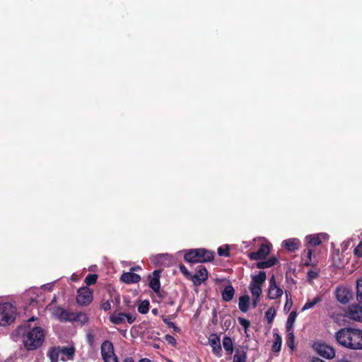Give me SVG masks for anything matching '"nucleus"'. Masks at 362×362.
Returning a JSON list of instances; mask_svg holds the SVG:
<instances>
[{
  "mask_svg": "<svg viewBox=\"0 0 362 362\" xmlns=\"http://www.w3.org/2000/svg\"><path fill=\"white\" fill-rule=\"evenodd\" d=\"M34 320V317H32L29 320V321H33Z\"/></svg>",
  "mask_w": 362,
  "mask_h": 362,
  "instance_id": "obj_59",
  "label": "nucleus"
},
{
  "mask_svg": "<svg viewBox=\"0 0 362 362\" xmlns=\"http://www.w3.org/2000/svg\"><path fill=\"white\" fill-rule=\"evenodd\" d=\"M250 307V297L248 295H244L239 298L238 308L243 313L248 311Z\"/></svg>",
  "mask_w": 362,
  "mask_h": 362,
  "instance_id": "obj_23",
  "label": "nucleus"
},
{
  "mask_svg": "<svg viewBox=\"0 0 362 362\" xmlns=\"http://www.w3.org/2000/svg\"><path fill=\"white\" fill-rule=\"evenodd\" d=\"M123 362H134L133 358L132 357H128V358H126Z\"/></svg>",
  "mask_w": 362,
  "mask_h": 362,
  "instance_id": "obj_52",
  "label": "nucleus"
},
{
  "mask_svg": "<svg viewBox=\"0 0 362 362\" xmlns=\"http://www.w3.org/2000/svg\"><path fill=\"white\" fill-rule=\"evenodd\" d=\"M151 312L155 315L158 314V310L156 308L153 309Z\"/></svg>",
  "mask_w": 362,
  "mask_h": 362,
  "instance_id": "obj_56",
  "label": "nucleus"
},
{
  "mask_svg": "<svg viewBox=\"0 0 362 362\" xmlns=\"http://www.w3.org/2000/svg\"><path fill=\"white\" fill-rule=\"evenodd\" d=\"M353 328H341L335 333L334 337L337 343L346 349H352L353 346V335L354 332Z\"/></svg>",
  "mask_w": 362,
  "mask_h": 362,
  "instance_id": "obj_4",
  "label": "nucleus"
},
{
  "mask_svg": "<svg viewBox=\"0 0 362 362\" xmlns=\"http://www.w3.org/2000/svg\"><path fill=\"white\" fill-rule=\"evenodd\" d=\"M312 362H326V361H325L320 358H314Z\"/></svg>",
  "mask_w": 362,
  "mask_h": 362,
  "instance_id": "obj_54",
  "label": "nucleus"
},
{
  "mask_svg": "<svg viewBox=\"0 0 362 362\" xmlns=\"http://www.w3.org/2000/svg\"><path fill=\"white\" fill-rule=\"evenodd\" d=\"M149 286L158 295V297L163 298L160 290V284L159 271H154L152 274V276H150Z\"/></svg>",
  "mask_w": 362,
  "mask_h": 362,
  "instance_id": "obj_15",
  "label": "nucleus"
},
{
  "mask_svg": "<svg viewBox=\"0 0 362 362\" xmlns=\"http://www.w3.org/2000/svg\"><path fill=\"white\" fill-rule=\"evenodd\" d=\"M149 302L147 300L141 301L138 305V311L141 314H146L149 310Z\"/></svg>",
  "mask_w": 362,
  "mask_h": 362,
  "instance_id": "obj_38",
  "label": "nucleus"
},
{
  "mask_svg": "<svg viewBox=\"0 0 362 362\" xmlns=\"http://www.w3.org/2000/svg\"><path fill=\"white\" fill-rule=\"evenodd\" d=\"M53 314L62 322H73L74 320V313L69 312L62 307L54 308Z\"/></svg>",
  "mask_w": 362,
  "mask_h": 362,
  "instance_id": "obj_12",
  "label": "nucleus"
},
{
  "mask_svg": "<svg viewBox=\"0 0 362 362\" xmlns=\"http://www.w3.org/2000/svg\"><path fill=\"white\" fill-rule=\"evenodd\" d=\"M165 339L169 344H171L173 345H175L176 344L175 339L171 335H166Z\"/></svg>",
  "mask_w": 362,
  "mask_h": 362,
  "instance_id": "obj_49",
  "label": "nucleus"
},
{
  "mask_svg": "<svg viewBox=\"0 0 362 362\" xmlns=\"http://www.w3.org/2000/svg\"><path fill=\"white\" fill-rule=\"evenodd\" d=\"M61 361H66L73 360L76 349L73 346H59Z\"/></svg>",
  "mask_w": 362,
  "mask_h": 362,
  "instance_id": "obj_17",
  "label": "nucleus"
},
{
  "mask_svg": "<svg viewBox=\"0 0 362 362\" xmlns=\"http://www.w3.org/2000/svg\"><path fill=\"white\" fill-rule=\"evenodd\" d=\"M180 271L184 274L187 279H190L192 276V274L187 270L185 266L180 265Z\"/></svg>",
  "mask_w": 362,
  "mask_h": 362,
  "instance_id": "obj_43",
  "label": "nucleus"
},
{
  "mask_svg": "<svg viewBox=\"0 0 362 362\" xmlns=\"http://www.w3.org/2000/svg\"><path fill=\"white\" fill-rule=\"evenodd\" d=\"M223 346L228 355L233 352V342L230 337L225 336L223 339Z\"/></svg>",
  "mask_w": 362,
  "mask_h": 362,
  "instance_id": "obj_27",
  "label": "nucleus"
},
{
  "mask_svg": "<svg viewBox=\"0 0 362 362\" xmlns=\"http://www.w3.org/2000/svg\"><path fill=\"white\" fill-rule=\"evenodd\" d=\"M300 241L298 238H288L282 242V247L288 252H295L298 250Z\"/></svg>",
  "mask_w": 362,
  "mask_h": 362,
  "instance_id": "obj_19",
  "label": "nucleus"
},
{
  "mask_svg": "<svg viewBox=\"0 0 362 362\" xmlns=\"http://www.w3.org/2000/svg\"><path fill=\"white\" fill-rule=\"evenodd\" d=\"M43 286L47 288V289H49V290H52V285H51V284H45Z\"/></svg>",
  "mask_w": 362,
  "mask_h": 362,
  "instance_id": "obj_55",
  "label": "nucleus"
},
{
  "mask_svg": "<svg viewBox=\"0 0 362 362\" xmlns=\"http://www.w3.org/2000/svg\"><path fill=\"white\" fill-rule=\"evenodd\" d=\"M322 301V297L317 296L313 300H308L301 308V311L304 312L307 310L313 308L317 303Z\"/></svg>",
  "mask_w": 362,
  "mask_h": 362,
  "instance_id": "obj_30",
  "label": "nucleus"
},
{
  "mask_svg": "<svg viewBox=\"0 0 362 362\" xmlns=\"http://www.w3.org/2000/svg\"><path fill=\"white\" fill-rule=\"evenodd\" d=\"M139 362H152L150 359L144 358L139 361Z\"/></svg>",
  "mask_w": 362,
  "mask_h": 362,
  "instance_id": "obj_53",
  "label": "nucleus"
},
{
  "mask_svg": "<svg viewBox=\"0 0 362 362\" xmlns=\"http://www.w3.org/2000/svg\"><path fill=\"white\" fill-rule=\"evenodd\" d=\"M218 254L221 257H229L230 252L228 245H226L224 247H219L218 248Z\"/></svg>",
  "mask_w": 362,
  "mask_h": 362,
  "instance_id": "obj_39",
  "label": "nucleus"
},
{
  "mask_svg": "<svg viewBox=\"0 0 362 362\" xmlns=\"http://www.w3.org/2000/svg\"><path fill=\"white\" fill-rule=\"evenodd\" d=\"M150 259L157 266L168 267L172 264V257L168 253L152 255Z\"/></svg>",
  "mask_w": 362,
  "mask_h": 362,
  "instance_id": "obj_10",
  "label": "nucleus"
},
{
  "mask_svg": "<svg viewBox=\"0 0 362 362\" xmlns=\"http://www.w3.org/2000/svg\"><path fill=\"white\" fill-rule=\"evenodd\" d=\"M93 300V292L87 286L81 287L77 291L76 302L80 305H89Z\"/></svg>",
  "mask_w": 362,
  "mask_h": 362,
  "instance_id": "obj_7",
  "label": "nucleus"
},
{
  "mask_svg": "<svg viewBox=\"0 0 362 362\" xmlns=\"http://www.w3.org/2000/svg\"><path fill=\"white\" fill-rule=\"evenodd\" d=\"M312 253H313V251L310 249H306L304 250V254H305V255H306V257L309 261H311Z\"/></svg>",
  "mask_w": 362,
  "mask_h": 362,
  "instance_id": "obj_50",
  "label": "nucleus"
},
{
  "mask_svg": "<svg viewBox=\"0 0 362 362\" xmlns=\"http://www.w3.org/2000/svg\"><path fill=\"white\" fill-rule=\"evenodd\" d=\"M249 288L253 298H259L262 294V287L259 285L250 284Z\"/></svg>",
  "mask_w": 362,
  "mask_h": 362,
  "instance_id": "obj_32",
  "label": "nucleus"
},
{
  "mask_svg": "<svg viewBox=\"0 0 362 362\" xmlns=\"http://www.w3.org/2000/svg\"><path fill=\"white\" fill-rule=\"evenodd\" d=\"M214 253L204 248L192 249L187 250L184 256L185 260L189 263H203L211 262Z\"/></svg>",
  "mask_w": 362,
  "mask_h": 362,
  "instance_id": "obj_2",
  "label": "nucleus"
},
{
  "mask_svg": "<svg viewBox=\"0 0 362 362\" xmlns=\"http://www.w3.org/2000/svg\"><path fill=\"white\" fill-rule=\"evenodd\" d=\"M110 321L114 325H122L127 320L129 324H132L136 320V315L131 313H119L112 314L109 317Z\"/></svg>",
  "mask_w": 362,
  "mask_h": 362,
  "instance_id": "obj_8",
  "label": "nucleus"
},
{
  "mask_svg": "<svg viewBox=\"0 0 362 362\" xmlns=\"http://www.w3.org/2000/svg\"><path fill=\"white\" fill-rule=\"evenodd\" d=\"M354 253L358 257H362V242H361L357 247H355Z\"/></svg>",
  "mask_w": 362,
  "mask_h": 362,
  "instance_id": "obj_45",
  "label": "nucleus"
},
{
  "mask_svg": "<svg viewBox=\"0 0 362 362\" xmlns=\"http://www.w3.org/2000/svg\"><path fill=\"white\" fill-rule=\"evenodd\" d=\"M209 344L212 348L213 353L218 358L222 356V348L219 337L211 334L209 337Z\"/></svg>",
  "mask_w": 362,
  "mask_h": 362,
  "instance_id": "obj_13",
  "label": "nucleus"
},
{
  "mask_svg": "<svg viewBox=\"0 0 362 362\" xmlns=\"http://www.w3.org/2000/svg\"><path fill=\"white\" fill-rule=\"evenodd\" d=\"M16 315V307L10 303H0V325L6 326L14 321Z\"/></svg>",
  "mask_w": 362,
  "mask_h": 362,
  "instance_id": "obj_3",
  "label": "nucleus"
},
{
  "mask_svg": "<svg viewBox=\"0 0 362 362\" xmlns=\"http://www.w3.org/2000/svg\"><path fill=\"white\" fill-rule=\"evenodd\" d=\"M258 301H259V298H253L252 305H253L254 308H255L257 306Z\"/></svg>",
  "mask_w": 362,
  "mask_h": 362,
  "instance_id": "obj_51",
  "label": "nucleus"
},
{
  "mask_svg": "<svg viewBox=\"0 0 362 362\" xmlns=\"http://www.w3.org/2000/svg\"><path fill=\"white\" fill-rule=\"evenodd\" d=\"M101 309L104 311H107L111 309V303L110 300H106L101 304Z\"/></svg>",
  "mask_w": 362,
  "mask_h": 362,
  "instance_id": "obj_46",
  "label": "nucleus"
},
{
  "mask_svg": "<svg viewBox=\"0 0 362 362\" xmlns=\"http://www.w3.org/2000/svg\"><path fill=\"white\" fill-rule=\"evenodd\" d=\"M337 300L342 303H347L349 301V293L343 288H338L336 291Z\"/></svg>",
  "mask_w": 362,
  "mask_h": 362,
  "instance_id": "obj_22",
  "label": "nucleus"
},
{
  "mask_svg": "<svg viewBox=\"0 0 362 362\" xmlns=\"http://www.w3.org/2000/svg\"><path fill=\"white\" fill-rule=\"evenodd\" d=\"M313 349L322 357L327 359H332L335 356V350L329 345L322 342H315Z\"/></svg>",
  "mask_w": 362,
  "mask_h": 362,
  "instance_id": "obj_6",
  "label": "nucleus"
},
{
  "mask_svg": "<svg viewBox=\"0 0 362 362\" xmlns=\"http://www.w3.org/2000/svg\"><path fill=\"white\" fill-rule=\"evenodd\" d=\"M277 259L276 257H271L269 259L259 262L257 264V267L259 269H267L275 265Z\"/></svg>",
  "mask_w": 362,
  "mask_h": 362,
  "instance_id": "obj_28",
  "label": "nucleus"
},
{
  "mask_svg": "<svg viewBox=\"0 0 362 362\" xmlns=\"http://www.w3.org/2000/svg\"><path fill=\"white\" fill-rule=\"evenodd\" d=\"M286 332H287L286 344H287L288 346L291 350H293L295 347V345H294L295 337H294L293 330H291V331L286 330Z\"/></svg>",
  "mask_w": 362,
  "mask_h": 362,
  "instance_id": "obj_33",
  "label": "nucleus"
},
{
  "mask_svg": "<svg viewBox=\"0 0 362 362\" xmlns=\"http://www.w3.org/2000/svg\"><path fill=\"white\" fill-rule=\"evenodd\" d=\"M139 269V267H136V269ZM134 270H135V268H132V269H131V271H132H132H134Z\"/></svg>",
  "mask_w": 362,
  "mask_h": 362,
  "instance_id": "obj_57",
  "label": "nucleus"
},
{
  "mask_svg": "<svg viewBox=\"0 0 362 362\" xmlns=\"http://www.w3.org/2000/svg\"><path fill=\"white\" fill-rule=\"evenodd\" d=\"M101 356L105 362H118L115 354L113 344L110 341H105L101 344Z\"/></svg>",
  "mask_w": 362,
  "mask_h": 362,
  "instance_id": "obj_5",
  "label": "nucleus"
},
{
  "mask_svg": "<svg viewBox=\"0 0 362 362\" xmlns=\"http://www.w3.org/2000/svg\"><path fill=\"white\" fill-rule=\"evenodd\" d=\"M329 235L325 233H320L314 235H309L305 237V240L311 246H317L320 245L322 241L327 240Z\"/></svg>",
  "mask_w": 362,
  "mask_h": 362,
  "instance_id": "obj_14",
  "label": "nucleus"
},
{
  "mask_svg": "<svg viewBox=\"0 0 362 362\" xmlns=\"http://www.w3.org/2000/svg\"><path fill=\"white\" fill-rule=\"evenodd\" d=\"M274 342L272 346V349L273 352H279L281 348V337L277 333H274Z\"/></svg>",
  "mask_w": 362,
  "mask_h": 362,
  "instance_id": "obj_29",
  "label": "nucleus"
},
{
  "mask_svg": "<svg viewBox=\"0 0 362 362\" xmlns=\"http://www.w3.org/2000/svg\"><path fill=\"white\" fill-rule=\"evenodd\" d=\"M47 356L51 362H59L61 360L59 346H55L49 349L47 352Z\"/></svg>",
  "mask_w": 362,
  "mask_h": 362,
  "instance_id": "obj_24",
  "label": "nucleus"
},
{
  "mask_svg": "<svg viewBox=\"0 0 362 362\" xmlns=\"http://www.w3.org/2000/svg\"><path fill=\"white\" fill-rule=\"evenodd\" d=\"M97 279V274H88L85 279V282L88 286L93 285L94 284L96 283Z\"/></svg>",
  "mask_w": 362,
  "mask_h": 362,
  "instance_id": "obj_41",
  "label": "nucleus"
},
{
  "mask_svg": "<svg viewBox=\"0 0 362 362\" xmlns=\"http://www.w3.org/2000/svg\"><path fill=\"white\" fill-rule=\"evenodd\" d=\"M238 321L240 325L243 326L245 328V329H248V327L250 325V321L247 319L239 317Z\"/></svg>",
  "mask_w": 362,
  "mask_h": 362,
  "instance_id": "obj_44",
  "label": "nucleus"
},
{
  "mask_svg": "<svg viewBox=\"0 0 362 362\" xmlns=\"http://www.w3.org/2000/svg\"><path fill=\"white\" fill-rule=\"evenodd\" d=\"M246 353L244 351L237 350L233 356V362H245Z\"/></svg>",
  "mask_w": 362,
  "mask_h": 362,
  "instance_id": "obj_34",
  "label": "nucleus"
},
{
  "mask_svg": "<svg viewBox=\"0 0 362 362\" xmlns=\"http://www.w3.org/2000/svg\"><path fill=\"white\" fill-rule=\"evenodd\" d=\"M87 341L90 346H93L95 342V337L92 333H88L86 335Z\"/></svg>",
  "mask_w": 362,
  "mask_h": 362,
  "instance_id": "obj_47",
  "label": "nucleus"
},
{
  "mask_svg": "<svg viewBox=\"0 0 362 362\" xmlns=\"http://www.w3.org/2000/svg\"><path fill=\"white\" fill-rule=\"evenodd\" d=\"M18 334H22L23 344L28 351H34L40 348L45 341L44 330L35 327L25 332V327L20 326L17 329Z\"/></svg>",
  "mask_w": 362,
  "mask_h": 362,
  "instance_id": "obj_1",
  "label": "nucleus"
},
{
  "mask_svg": "<svg viewBox=\"0 0 362 362\" xmlns=\"http://www.w3.org/2000/svg\"><path fill=\"white\" fill-rule=\"evenodd\" d=\"M120 279L122 282L129 284L138 283L141 280V277L139 274L130 272H124L122 274Z\"/></svg>",
  "mask_w": 362,
  "mask_h": 362,
  "instance_id": "obj_20",
  "label": "nucleus"
},
{
  "mask_svg": "<svg viewBox=\"0 0 362 362\" xmlns=\"http://www.w3.org/2000/svg\"><path fill=\"white\" fill-rule=\"evenodd\" d=\"M283 293V290L276 285L275 277L272 275L269 279L268 298L274 300L281 297Z\"/></svg>",
  "mask_w": 362,
  "mask_h": 362,
  "instance_id": "obj_11",
  "label": "nucleus"
},
{
  "mask_svg": "<svg viewBox=\"0 0 362 362\" xmlns=\"http://www.w3.org/2000/svg\"><path fill=\"white\" fill-rule=\"evenodd\" d=\"M163 322L169 328L173 329L174 332H179L180 331V328L173 322L168 319H163Z\"/></svg>",
  "mask_w": 362,
  "mask_h": 362,
  "instance_id": "obj_42",
  "label": "nucleus"
},
{
  "mask_svg": "<svg viewBox=\"0 0 362 362\" xmlns=\"http://www.w3.org/2000/svg\"><path fill=\"white\" fill-rule=\"evenodd\" d=\"M139 269V267H136V269ZM134 270H135V268H132V269H131V271H132H132H134Z\"/></svg>",
  "mask_w": 362,
  "mask_h": 362,
  "instance_id": "obj_58",
  "label": "nucleus"
},
{
  "mask_svg": "<svg viewBox=\"0 0 362 362\" xmlns=\"http://www.w3.org/2000/svg\"><path fill=\"white\" fill-rule=\"evenodd\" d=\"M285 294H286V301L284 305V310H289L293 305L291 295L290 292H288V291H286Z\"/></svg>",
  "mask_w": 362,
  "mask_h": 362,
  "instance_id": "obj_40",
  "label": "nucleus"
},
{
  "mask_svg": "<svg viewBox=\"0 0 362 362\" xmlns=\"http://www.w3.org/2000/svg\"><path fill=\"white\" fill-rule=\"evenodd\" d=\"M347 316L351 320L362 322V306L355 305L350 307Z\"/></svg>",
  "mask_w": 362,
  "mask_h": 362,
  "instance_id": "obj_18",
  "label": "nucleus"
},
{
  "mask_svg": "<svg viewBox=\"0 0 362 362\" xmlns=\"http://www.w3.org/2000/svg\"><path fill=\"white\" fill-rule=\"evenodd\" d=\"M74 321L79 322L81 324L84 325L88 322V317L87 315L84 313H74Z\"/></svg>",
  "mask_w": 362,
  "mask_h": 362,
  "instance_id": "obj_35",
  "label": "nucleus"
},
{
  "mask_svg": "<svg viewBox=\"0 0 362 362\" xmlns=\"http://www.w3.org/2000/svg\"><path fill=\"white\" fill-rule=\"evenodd\" d=\"M208 279V272L205 267L199 266L197 268L196 273L192 274L190 280L193 282L196 286H200Z\"/></svg>",
  "mask_w": 362,
  "mask_h": 362,
  "instance_id": "obj_9",
  "label": "nucleus"
},
{
  "mask_svg": "<svg viewBox=\"0 0 362 362\" xmlns=\"http://www.w3.org/2000/svg\"><path fill=\"white\" fill-rule=\"evenodd\" d=\"M356 300L362 304V278L356 282Z\"/></svg>",
  "mask_w": 362,
  "mask_h": 362,
  "instance_id": "obj_37",
  "label": "nucleus"
},
{
  "mask_svg": "<svg viewBox=\"0 0 362 362\" xmlns=\"http://www.w3.org/2000/svg\"><path fill=\"white\" fill-rule=\"evenodd\" d=\"M276 310L274 307H270L265 313V317L269 324L272 323L275 316H276Z\"/></svg>",
  "mask_w": 362,
  "mask_h": 362,
  "instance_id": "obj_36",
  "label": "nucleus"
},
{
  "mask_svg": "<svg viewBox=\"0 0 362 362\" xmlns=\"http://www.w3.org/2000/svg\"><path fill=\"white\" fill-rule=\"evenodd\" d=\"M296 317H297L296 311H292L289 314V315L287 318L286 324V330H290V331L293 330V325L296 321Z\"/></svg>",
  "mask_w": 362,
  "mask_h": 362,
  "instance_id": "obj_31",
  "label": "nucleus"
},
{
  "mask_svg": "<svg viewBox=\"0 0 362 362\" xmlns=\"http://www.w3.org/2000/svg\"><path fill=\"white\" fill-rule=\"evenodd\" d=\"M266 273L263 271H260L258 274L252 276L251 284L259 285L261 286L266 280Z\"/></svg>",
  "mask_w": 362,
  "mask_h": 362,
  "instance_id": "obj_26",
  "label": "nucleus"
},
{
  "mask_svg": "<svg viewBox=\"0 0 362 362\" xmlns=\"http://www.w3.org/2000/svg\"><path fill=\"white\" fill-rule=\"evenodd\" d=\"M353 346L352 350L362 349V331L358 329H354L353 335Z\"/></svg>",
  "mask_w": 362,
  "mask_h": 362,
  "instance_id": "obj_21",
  "label": "nucleus"
},
{
  "mask_svg": "<svg viewBox=\"0 0 362 362\" xmlns=\"http://www.w3.org/2000/svg\"><path fill=\"white\" fill-rule=\"evenodd\" d=\"M234 293H235V290L233 288V287L231 286V285H228L227 286H226L223 289V291H222V298L223 300L225 301H230L233 296H234Z\"/></svg>",
  "mask_w": 362,
  "mask_h": 362,
  "instance_id": "obj_25",
  "label": "nucleus"
},
{
  "mask_svg": "<svg viewBox=\"0 0 362 362\" xmlns=\"http://www.w3.org/2000/svg\"><path fill=\"white\" fill-rule=\"evenodd\" d=\"M270 249L268 245L262 244L257 252H252L248 254V257L252 260H259L264 259L269 253Z\"/></svg>",
  "mask_w": 362,
  "mask_h": 362,
  "instance_id": "obj_16",
  "label": "nucleus"
},
{
  "mask_svg": "<svg viewBox=\"0 0 362 362\" xmlns=\"http://www.w3.org/2000/svg\"><path fill=\"white\" fill-rule=\"evenodd\" d=\"M307 276L309 280H313L317 277L318 274L315 271L310 270L308 272Z\"/></svg>",
  "mask_w": 362,
  "mask_h": 362,
  "instance_id": "obj_48",
  "label": "nucleus"
}]
</instances>
